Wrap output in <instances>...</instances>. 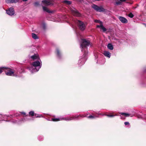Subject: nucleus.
Listing matches in <instances>:
<instances>
[{"label": "nucleus", "instance_id": "nucleus-1", "mask_svg": "<svg viewBox=\"0 0 146 146\" xmlns=\"http://www.w3.org/2000/svg\"><path fill=\"white\" fill-rule=\"evenodd\" d=\"M81 40L80 46L82 48L86 47L87 46H88L90 44V42L88 40L83 39H82Z\"/></svg>", "mask_w": 146, "mask_h": 146}, {"label": "nucleus", "instance_id": "nucleus-2", "mask_svg": "<svg viewBox=\"0 0 146 146\" xmlns=\"http://www.w3.org/2000/svg\"><path fill=\"white\" fill-rule=\"evenodd\" d=\"M76 23L80 30L82 31L84 30L86 28V26L83 22L80 20H77Z\"/></svg>", "mask_w": 146, "mask_h": 146}, {"label": "nucleus", "instance_id": "nucleus-3", "mask_svg": "<svg viewBox=\"0 0 146 146\" xmlns=\"http://www.w3.org/2000/svg\"><path fill=\"white\" fill-rule=\"evenodd\" d=\"M40 63L38 60L33 62L32 63V65L34 68H33V70H32V72L33 73L34 72H37L39 70V68H38V69H37L36 67L39 66L40 65Z\"/></svg>", "mask_w": 146, "mask_h": 146}, {"label": "nucleus", "instance_id": "nucleus-4", "mask_svg": "<svg viewBox=\"0 0 146 146\" xmlns=\"http://www.w3.org/2000/svg\"><path fill=\"white\" fill-rule=\"evenodd\" d=\"M92 7L96 11L100 12L104 11V9L102 7H100L95 4H94L93 5Z\"/></svg>", "mask_w": 146, "mask_h": 146}, {"label": "nucleus", "instance_id": "nucleus-5", "mask_svg": "<svg viewBox=\"0 0 146 146\" xmlns=\"http://www.w3.org/2000/svg\"><path fill=\"white\" fill-rule=\"evenodd\" d=\"M56 52L57 57L59 59H61L62 58V54L60 49L58 48H56Z\"/></svg>", "mask_w": 146, "mask_h": 146}, {"label": "nucleus", "instance_id": "nucleus-6", "mask_svg": "<svg viewBox=\"0 0 146 146\" xmlns=\"http://www.w3.org/2000/svg\"><path fill=\"white\" fill-rule=\"evenodd\" d=\"M6 12L8 14L10 15H12L15 13L13 9L11 7L9 8V9Z\"/></svg>", "mask_w": 146, "mask_h": 146}, {"label": "nucleus", "instance_id": "nucleus-7", "mask_svg": "<svg viewBox=\"0 0 146 146\" xmlns=\"http://www.w3.org/2000/svg\"><path fill=\"white\" fill-rule=\"evenodd\" d=\"M42 3L44 5L46 6H48L51 5H53L52 2L50 1L43 0L42 1Z\"/></svg>", "mask_w": 146, "mask_h": 146}, {"label": "nucleus", "instance_id": "nucleus-8", "mask_svg": "<svg viewBox=\"0 0 146 146\" xmlns=\"http://www.w3.org/2000/svg\"><path fill=\"white\" fill-rule=\"evenodd\" d=\"M72 13L73 15L75 16L80 17L81 14L78 11L76 10H72Z\"/></svg>", "mask_w": 146, "mask_h": 146}, {"label": "nucleus", "instance_id": "nucleus-9", "mask_svg": "<svg viewBox=\"0 0 146 146\" xmlns=\"http://www.w3.org/2000/svg\"><path fill=\"white\" fill-rule=\"evenodd\" d=\"M7 70H8V72H6L5 73L7 75L12 76V75L14 73V72L11 71V69L9 68H8Z\"/></svg>", "mask_w": 146, "mask_h": 146}, {"label": "nucleus", "instance_id": "nucleus-10", "mask_svg": "<svg viewBox=\"0 0 146 146\" xmlns=\"http://www.w3.org/2000/svg\"><path fill=\"white\" fill-rule=\"evenodd\" d=\"M119 19L123 23H127V20L125 18L122 17H119Z\"/></svg>", "mask_w": 146, "mask_h": 146}, {"label": "nucleus", "instance_id": "nucleus-11", "mask_svg": "<svg viewBox=\"0 0 146 146\" xmlns=\"http://www.w3.org/2000/svg\"><path fill=\"white\" fill-rule=\"evenodd\" d=\"M106 56L110 58L111 56V53L107 51H105L103 53Z\"/></svg>", "mask_w": 146, "mask_h": 146}, {"label": "nucleus", "instance_id": "nucleus-12", "mask_svg": "<svg viewBox=\"0 0 146 146\" xmlns=\"http://www.w3.org/2000/svg\"><path fill=\"white\" fill-rule=\"evenodd\" d=\"M19 0H7V3H16L18 2Z\"/></svg>", "mask_w": 146, "mask_h": 146}, {"label": "nucleus", "instance_id": "nucleus-13", "mask_svg": "<svg viewBox=\"0 0 146 146\" xmlns=\"http://www.w3.org/2000/svg\"><path fill=\"white\" fill-rule=\"evenodd\" d=\"M88 54V52L86 50H84V54L83 55V59L84 60H85L86 58V57Z\"/></svg>", "mask_w": 146, "mask_h": 146}, {"label": "nucleus", "instance_id": "nucleus-14", "mask_svg": "<svg viewBox=\"0 0 146 146\" xmlns=\"http://www.w3.org/2000/svg\"><path fill=\"white\" fill-rule=\"evenodd\" d=\"M62 2L66 5H70L72 3V2L67 0H64L62 1Z\"/></svg>", "mask_w": 146, "mask_h": 146}, {"label": "nucleus", "instance_id": "nucleus-15", "mask_svg": "<svg viewBox=\"0 0 146 146\" xmlns=\"http://www.w3.org/2000/svg\"><path fill=\"white\" fill-rule=\"evenodd\" d=\"M107 47L110 50H112L113 48L112 45L110 43H109L108 44Z\"/></svg>", "mask_w": 146, "mask_h": 146}, {"label": "nucleus", "instance_id": "nucleus-16", "mask_svg": "<svg viewBox=\"0 0 146 146\" xmlns=\"http://www.w3.org/2000/svg\"><path fill=\"white\" fill-rule=\"evenodd\" d=\"M42 9H43V10L44 11H46V12H47V13H50L51 12L50 11V10L48 9L47 8H46V7H45L43 6Z\"/></svg>", "mask_w": 146, "mask_h": 146}, {"label": "nucleus", "instance_id": "nucleus-17", "mask_svg": "<svg viewBox=\"0 0 146 146\" xmlns=\"http://www.w3.org/2000/svg\"><path fill=\"white\" fill-rule=\"evenodd\" d=\"M31 58L33 60L37 59L38 58V55H36V54L32 56L31 57Z\"/></svg>", "mask_w": 146, "mask_h": 146}, {"label": "nucleus", "instance_id": "nucleus-18", "mask_svg": "<svg viewBox=\"0 0 146 146\" xmlns=\"http://www.w3.org/2000/svg\"><path fill=\"white\" fill-rule=\"evenodd\" d=\"M32 35L33 38L35 39H36L38 38L37 35L35 33H32Z\"/></svg>", "mask_w": 146, "mask_h": 146}, {"label": "nucleus", "instance_id": "nucleus-19", "mask_svg": "<svg viewBox=\"0 0 146 146\" xmlns=\"http://www.w3.org/2000/svg\"><path fill=\"white\" fill-rule=\"evenodd\" d=\"M8 68L7 67H2L0 68V74H1L3 71L5 70L6 69H7Z\"/></svg>", "mask_w": 146, "mask_h": 146}, {"label": "nucleus", "instance_id": "nucleus-20", "mask_svg": "<svg viewBox=\"0 0 146 146\" xmlns=\"http://www.w3.org/2000/svg\"><path fill=\"white\" fill-rule=\"evenodd\" d=\"M104 115L109 117H113L117 115H114L113 113H110V114H106Z\"/></svg>", "mask_w": 146, "mask_h": 146}, {"label": "nucleus", "instance_id": "nucleus-21", "mask_svg": "<svg viewBox=\"0 0 146 146\" xmlns=\"http://www.w3.org/2000/svg\"><path fill=\"white\" fill-rule=\"evenodd\" d=\"M74 119V117H67L66 118H64V120H72Z\"/></svg>", "mask_w": 146, "mask_h": 146}, {"label": "nucleus", "instance_id": "nucleus-22", "mask_svg": "<svg viewBox=\"0 0 146 146\" xmlns=\"http://www.w3.org/2000/svg\"><path fill=\"white\" fill-rule=\"evenodd\" d=\"M120 114L121 115H125V117H129L130 115V114L129 113H121Z\"/></svg>", "mask_w": 146, "mask_h": 146}, {"label": "nucleus", "instance_id": "nucleus-23", "mask_svg": "<svg viewBox=\"0 0 146 146\" xmlns=\"http://www.w3.org/2000/svg\"><path fill=\"white\" fill-rule=\"evenodd\" d=\"M53 121H58L60 120L59 118H53L51 119Z\"/></svg>", "mask_w": 146, "mask_h": 146}, {"label": "nucleus", "instance_id": "nucleus-24", "mask_svg": "<svg viewBox=\"0 0 146 146\" xmlns=\"http://www.w3.org/2000/svg\"><path fill=\"white\" fill-rule=\"evenodd\" d=\"M101 26V29L103 30V31L104 32H105L107 31V29L104 27L103 25H102Z\"/></svg>", "mask_w": 146, "mask_h": 146}, {"label": "nucleus", "instance_id": "nucleus-25", "mask_svg": "<svg viewBox=\"0 0 146 146\" xmlns=\"http://www.w3.org/2000/svg\"><path fill=\"white\" fill-rule=\"evenodd\" d=\"M29 114L31 116H34L35 114L34 112L33 111H32L29 112Z\"/></svg>", "mask_w": 146, "mask_h": 146}, {"label": "nucleus", "instance_id": "nucleus-26", "mask_svg": "<svg viewBox=\"0 0 146 146\" xmlns=\"http://www.w3.org/2000/svg\"><path fill=\"white\" fill-rule=\"evenodd\" d=\"M128 16L129 17L131 18H132L133 17L134 15L131 13H130L128 15Z\"/></svg>", "mask_w": 146, "mask_h": 146}, {"label": "nucleus", "instance_id": "nucleus-27", "mask_svg": "<svg viewBox=\"0 0 146 146\" xmlns=\"http://www.w3.org/2000/svg\"><path fill=\"white\" fill-rule=\"evenodd\" d=\"M94 22L96 23H100V24L102 23V22L101 21H100V20H95L94 21Z\"/></svg>", "mask_w": 146, "mask_h": 146}, {"label": "nucleus", "instance_id": "nucleus-28", "mask_svg": "<svg viewBox=\"0 0 146 146\" xmlns=\"http://www.w3.org/2000/svg\"><path fill=\"white\" fill-rule=\"evenodd\" d=\"M42 28L44 30H45L46 28V26L45 24L44 23L42 24Z\"/></svg>", "mask_w": 146, "mask_h": 146}, {"label": "nucleus", "instance_id": "nucleus-29", "mask_svg": "<svg viewBox=\"0 0 146 146\" xmlns=\"http://www.w3.org/2000/svg\"><path fill=\"white\" fill-rule=\"evenodd\" d=\"M34 116L35 117H40L41 116H42L41 115H40V116H39L38 115V114H35Z\"/></svg>", "mask_w": 146, "mask_h": 146}, {"label": "nucleus", "instance_id": "nucleus-30", "mask_svg": "<svg viewBox=\"0 0 146 146\" xmlns=\"http://www.w3.org/2000/svg\"><path fill=\"white\" fill-rule=\"evenodd\" d=\"M88 118H89L93 119L95 117L93 116L90 115L88 117Z\"/></svg>", "mask_w": 146, "mask_h": 146}, {"label": "nucleus", "instance_id": "nucleus-31", "mask_svg": "<svg viewBox=\"0 0 146 146\" xmlns=\"http://www.w3.org/2000/svg\"><path fill=\"white\" fill-rule=\"evenodd\" d=\"M34 5L35 6H37L39 5V3L38 2H36L34 3Z\"/></svg>", "mask_w": 146, "mask_h": 146}, {"label": "nucleus", "instance_id": "nucleus-32", "mask_svg": "<svg viewBox=\"0 0 146 146\" xmlns=\"http://www.w3.org/2000/svg\"><path fill=\"white\" fill-rule=\"evenodd\" d=\"M100 25H97V28H100L101 29V26L102 25H103V24H102V23H100Z\"/></svg>", "mask_w": 146, "mask_h": 146}, {"label": "nucleus", "instance_id": "nucleus-33", "mask_svg": "<svg viewBox=\"0 0 146 146\" xmlns=\"http://www.w3.org/2000/svg\"><path fill=\"white\" fill-rule=\"evenodd\" d=\"M72 117H74V119H75V118H78L79 117V116L75 115H74V116H73Z\"/></svg>", "mask_w": 146, "mask_h": 146}, {"label": "nucleus", "instance_id": "nucleus-34", "mask_svg": "<svg viewBox=\"0 0 146 146\" xmlns=\"http://www.w3.org/2000/svg\"><path fill=\"white\" fill-rule=\"evenodd\" d=\"M124 124L125 125H127L129 124V123L128 122H125L124 123Z\"/></svg>", "mask_w": 146, "mask_h": 146}, {"label": "nucleus", "instance_id": "nucleus-35", "mask_svg": "<svg viewBox=\"0 0 146 146\" xmlns=\"http://www.w3.org/2000/svg\"><path fill=\"white\" fill-rule=\"evenodd\" d=\"M121 2H119V1L116 2V4L117 5H119L121 4Z\"/></svg>", "mask_w": 146, "mask_h": 146}, {"label": "nucleus", "instance_id": "nucleus-36", "mask_svg": "<svg viewBox=\"0 0 146 146\" xmlns=\"http://www.w3.org/2000/svg\"><path fill=\"white\" fill-rule=\"evenodd\" d=\"M121 2H123L126 1V0H119Z\"/></svg>", "mask_w": 146, "mask_h": 146}, {"label": "nucleus", "instance_id": "nucleus-37", "mask_svg": "<svg viewBox=\"0 0 146 146\" xmlns=\"http://www.w3.org/2000/svg\"><path fill=\"white\" fill-rule=\"evenodd\" d=\"M21 113H22V114H23V115H25V114H26V113H25V112H22Z\"/></svg>", "mask_w": 146, "mask_h": 146}, {"label": "nucleus", "instance_id": "nucleus-38", "mask_svg": "<svg viewBox=\"0 0 146 146\" xmlns=\"http://www.w3.org/2000/svg\"><path fill=\"white\" fill-rule=\"evenodd\" d=\"M27 0H23V1H27Z\"/></svg>", "mask_w": 146, "mask_h": 146}, {"label": "nucleus", "instance_id": "nucleus-39", "mask_svg": "<svg viewBox=\"0 0 146 146\" xmlns=\"http://www.w3.org/2000/svg\"><path fill=\"white\" fill-rule=\"evenodd\" d=\"M144 25L145 27H146V24H144Z\"/></svg>", "mask_w": 146, "mask_h": 146}]
</instances>
